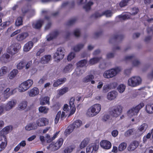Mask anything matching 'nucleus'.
<instances>
[{"instance_id": "obj_27", "label": "nucleus", "mask_w": 153, "mask_h": 153, "mask_svg": "<svg viewBox=\"0 0 153 153\" xmlns=\"http://www.w3.org/2000/svg\"><path fill=\"white\" fill-rule=\"evenodd\" d=\"M37 128V126L35 123H30L27 124L25 127V129L28 131L35 130Z\"/></svg>"}, {"instance_id": "obj_3", "label": "nucleus", "mask_w": 153, "mask_h": 153, "mask_svg": "<svg viewBox=\"0 0 153 153\" xmlns=\"http://www.w3.org/2000/svg\"><path fill=\"white\" fill-rule=\"evenodd\" d=\"M33 83L32 79H28L20 84L19 86L18 90L20 92H23L27 90L31 87Z\"/></svg>"}, {"instance_id": "obj_57", "label": "nucleus", "mask_w": 153, "mask_h": 153, "mask_svg": "<svg viewBox=\"0 0 153 153\" xmlns=\"http://www.w3.org/2000/svg\"><path fill=\"white\" fill-rule=\"evenodd\" d=\"M135 56L134 54L128 55L125 56L124 59L126 61H128L134 58Z\"/></svg>"}, {"instance_id": "obj_44", "label": "nucleus", "mask_w": 153, "mask_h": 153, "mask_svg": "<svg viewBox=\"0 0 153 153\" xmlns=\"http://www.w3.org/2000/svg\"><path fill=\"white\" fill-rule=\"evenodd\" d=\"M68 91V87H64L58 91V94L60 95H62Z\"/></svg>"}, {"instance_id": "obj_43", "label": "nucleus", "mask_w": 153, "mask_h": 153, "mask_svg": "<svg viewBox=\"0 0 153 153\" xmlns=\"http://www.w3.org/2000/svg\"><path fill=\"white\" fill-rule=\"evenodd\" d=\"M82 124L81 121L79 120L75 121L72 125L74 128L80 127Z\"/></svg>"}, {"instance_id": "obj_48", "label": "nucleus", "mask_w": 153, "mask_h": 153, "mask_svg": "<svg viewBox=\"0 0 153 153\" xmlns=\"http://www.w3.org/2000/svg\"><path fill=\"white\" fill-rule=\"evenodd\" d=\"M108 66V65L106 62L103 61L102 62H101L99 65L100 68L101 69H105Z\"/></svg>"}, {"instance_id": "obj_42", "label": "nucleus", "mask_w": 153, "mask_h": 153, "mask_svg": "<svg viewBox=\"0 0 153 153\" xmlns=\"http://www.w3.org/2000/svg\"><path fill=\"white\" fill-rule=\"evenodd\" d=\"M27 106V102L26 101L22 102L19 105V107L20 109L23 110L25 109Z\"/></svg>"}, {"instance_id": "obj_4", "label": "nucleus", "mask_w": 153, "mask_h": 153, "mask_svg": "<svg viewBox=\"0 0 153 153\" xmlns=\"http://www.w3.org/2000/svg\"><path fill=\"white\" fill-rule=\"evenodd\" d=\"M144 106V103L142 102L140 103L135 107L131 108L128 111L127 114L128 116L129 117H131L137 115V114L140 110Z\"/></svg>"}, {"instance_id": "obj_31", "label": "nucleus", "mask_w": 153, "mask_h": 153, "mask_svg": "<svg viewBox=\"0 0 153 153\" xmlns=\"http://www.w3.org/2000/svg\"><path fill=\"white\" fill-rule=\"evenodd\" d=\"M8 71V68L7 67L4 66L0 68V78L2 77L6 74Z\"/></svg>"}, {"instance_id": "obj_37", "label": "nucleus", "mask_w": 153, "mask_h": 153, "mask_svg": "<svg viewBox=\"0 0 153 153\" xmlns=\"http://www.w3.org/2000/svg\"><path fill=\"white\" fill-rule=\"evenodd\" d=\"M50 98L48 97H45L42 98L40 101V104L41 105H44L45 104H49Z\"/></svg>"}, {"instance_id": "obj_49", "label": "nucleus", "mask_w": 153, "mask_h": 153, "mask_svg": "<svg viewBox=\"0 0 153 153\" xmlns=\"http://www.w3.org/2000/svg\"><path fill=\"white\" fill-rule=\"evenodd\" d=\"M50 17L47 16H46L45 17V19L47 21H48V23L46 24L45 27V29L47 30L48 29L51 27V22L49 21L50 20Z\"/></svg>"}, {"instance_id": "obj_53", "label": "nucleus", "mask_w": 153, "mask_h": 153, "mask_svg": "<svg viewBox=\"0 0 153 153\" xmlns=\"http://www.w3.org/2000/svg\"><path fill=\"white\" fill-rule=\"evenodd\" d=\"M84 72V71L80 68H76L75 70L74 73L77 76H80Z\"/></svg>"}, {"instance_id": "obj_55", "label": "nucleus", "mask_w": 153, "mask_h": 153, "mask_svg": "<svg viewBox=\"0 0 153 153\" xmlns=\"http://www.w3.org/2000/svg\"><path fill=\"white\" fill-rule=\"evenodd\" d=\"M76 21V19H72L68 21L66 23L67 26H71L75 23Z\"/></svg>"}, {"instance_id": "obj_45", "label": "nucleus", "mask_w": 153, "mask_h": 153, "mask_svg": "<svg viewBox=\"0 0 153 153\" xmlns=\"http://www.w3.org/2000/svg\"><path fill=\"white\" fill-rule=\"evenodd\" d=\"M127 144L126 143L123 142L120 144L118 147V150L120 151H122L124 150L126 148Z\"/></svg>"}, {"instance_id": "obj_32", "label": "nucleus", "mask_w": 153, "mask_h": 153, "mask_svg": "<svg viewBox=\"0 0 153 153\" xmlns=\"http://www.w3.org/2000/svg\"><path fill=\"white\" fill-rule=\"evenodd\" d=\"M145 110L147 113H153V103L151 104H148L145 106Z\"/></svg>"}, {"instance_id": "obj_18", "label": "nucleus", "mask_w": 153, "mask_h": 153, "mask_svg": "<svg viewBox=\"0 0 153 153\" xmlns=\"http://www.w3.org/2000/svg\"><path fill=\"white\" fill-rule=\"evenodd\" d=\"M74 68L73 65L71 64H68L65 66L63 68L62 72L64 74L70 72Z\"/></svg>"}, {"instance_id": "obj_6", "label": "nucleus", "mask_w": 153, "mask_h": 153, "mask_svg": "<svg viewBox=\"0 0 153 153\" xmlns=\"http://www.w3.org/2000/svg\"><path fill=\"white\" fill-rule=\"evenodd\" d=\"M63 139L60 138L55 143L50 144L47 146V148L52 151L56 150L60 148L63 144Z\"/></svg>"}, {"instance_id": "obj_13", "label": "nucleus", "mask_w": 153, "mask_h": 153, "mask_svg": "<svg viewBox=\"0 0 153 153\" xmlns=\"http://www.w3.org/2000/svg\"><path fill=\"white\" fill-rule=\"evenodd\" d=\"M16 103V100H14L8 101L4 106V110L7 111H10L15 106Z\"/></svg>"}, {"instance_id": "obj_8", "label": "nucleus", "mask_w": 153, "mask_h": 153, "mask_svg": "<svg viewBox=\"0 0 153 153\" xmlns=\"http://www.w3.org/2000/svg\"><path fill=\"white\" fill-rule=\"evenodd\" d=\"M122 112V107L120 105H118L113 107L110 114L112 116L116 117L120 115Z\"/></svg>"}, {"instance_id": "obj_34", "label": "nucleus", "mask_w": 153, "mask_h": 153, "mask_svg": "<svg viewBox=\"0 0 153 153\" xmlns=\"http://www.w3.org/2000/svg\"><path fill=\"white\" fill-rule=\"evenodd\" d=\"M94 3L91 0L85 4L83 7L84 9L86 11L89 10L91 9V6L93 5Z\"/></svg>"}, {"instance_id": "obj_2", "label": "nucleus", "mask_w": 153, "mask_h": 153, "mask_svg": "<svg viewBox=\"0 0 153 153\" xmlns=\"http://www.w3.org/2000/svg\"><path fill=\"white\" fill-rule=\"evenodd\" d=\"M142 81V79L140 76H133L128 79L127 84L131 87H135L141 84Z\"/></svg>"}, {"instance_id": "obj_23", "label": "nucleus", "mask_w": 153, "mask_h": 153, "mask_svg": "<svg viewBox=\"0 0 153 153\" xmlns=\"http://www.w3.org/2000/svg\"><path fill=\"white\" fill-rule=\"evenodd\" d=\"M85 45L84 43H78L73 47V49L75 52H79L83 48Z\"/></svg>"}, {"instance_id": "obj_26", "label": "nucleus", "mask_w": 153, "mask_h": 153, "mask_svg": "<svg viewBox=\"0 0 153 153\" xmlns=\"http://www.w3.org/2000/svg\"><path fill=\"white\" fill-rule=\"evenodd\" d=\"M11 127L10 126H7L4 128L0 131V137L4 136L6 138L5 135L8 133Z\"/></svg>"}, {"instance_id": "obj_50", "label": "nucleus", "mask_w": 153, "mask_h": 153, "mask_svg": "<svg viewBox=\"0 0 153 153\" xmlns=\"http://www.w3.org/2000/svg\"><path fill=\"white\" fill-rule=\"evenodd\" d=\"M141 64L140 61L137 59H135L132 62V65L134 67H137Z\"/></svg>"}, {"instance_id": "obj_17", "label": "nucleus", "mask_w": 153, "mask_h": 153, "mask_svg": "<svg viewBox=\"0 0 153 153\" xmlns=\"http://www.w3.org/2000/svg\"><path fill=\"white\" fill-rule=\"evenodd\" d=\"M28 94L30 97H34L38 95L39 93V90L37 87H34L28 91Z\"/></svg>"}, {"instance_id": "obj_54", "label": "nucleus", "mask_w": 153, "mask_h": 153, "mask_svg": "<svg viewBox=\"0 0 153 153\" xmlns=\"http://www.w3.org/2000/svg\"><path fill=\"white\" fill-rule=\"evenodd\" d=\"M75 53L73 52L70 53L68 55L67 57L68 60L69 61H71L75 56Z\"/></svg>"}, {"instance_id": "obj_5", "label": "nucleus", "mask_w": 153, "mask_h": 153, "mask_svg": "<svg viewBox=\"0 0 153 153\" xmlns=\"http://www.w3.org/2000/svg\"><path fill=\"white\" fill-rule=\"evenodd\" d=\"M64 56V49L63 48L60 47L57 49L54 54L53 58L55 61L58 62L62 59Z\"/></svg>"}, {"instance_id": "obj_36", "label": "nucleus", "mask_w": 153, "mask_h": 153, "mask_svg": "<svg viewBox=\"0 0 153 153\" xmlns=\"http://www.w3.org/2000/svg\"><path fill=\"white\" fill-rule=\"evenodd\" d=\"M18 73V70L16 69H14L10 72L9 74V78L10 79H13L16 75Z\"/></svg>"}, {"instance_id": "obj_58", "label": "nucleus", "mask_w": 153, "mask_h": 153, "mask_svg": "<svg viewBox=\"0 0 153 153\" xmlns=\"http://www.w3.org/2000/svg\"><path fill=\"white\" fill-rule=\"evenodd\" d=\"M111 89L109 85L106 84L104 85L103 88V91L104 92H106Z\"/></svg>"}, {"instance_id": "obj_10", "label": "nucleus", "mask_w": 153, "mask_h": 153, "mask_svg": "<svg viewBox=\"0 0 153 153\" xmlns=\"http://www.w3.org/2000/svg\"><path fill=\"white\" fill-rule=\"evenodd\" d=\"M99 145L95 143H92L89 145L86 149V153H95L98 150Z\"/></svg>"}, {"instance_id": "obj_56", "label": "nucleus", "mask_w": 153, "mask_h": 153, "mask_svg": "<svg viewBox=\"0 0 153 153\" xmlns=\"http://www.w3.org/2000/svg\"><path fill=\"white\" fill-rule=\"evenodd\" d=\"M88 143V141L86 140H83L80 145V148L82 149L85 147Z\"/></svg>"}, {"instance_id": "obj_46", "label": "nucleus", "mask_w": 153, "mask_h": 153, "mask_svg": "<svg viewBox=\"0 0 153 153\" xmlns=\"http://www.w3.org/2000/svg\"><path fill=\"white\" fill-rule=\"evenodd\" d=\"M15 24L16 26H19L22 25V19L21 17H19L17 18L16 20Z\"/></svg>"}, {"instance_id": "obj_59", "label": "nucleus", "mask_w": 153, "mask_h": 153, "mask_svg": "<svg viewBox=\"0 0 153 153\" xmlns=\"http://www.w3.org/2000/svg\"><path fill=\"white\" fill-rule=\"evenodd\" d=\"M16 89L15 88L10 92L9 93L7 94V97H5V100L7 99L11 95L15 93L16 92Z\"/></svg>"}, {"instance_id": "obj_47", "label": "nucleus", "mask_w": 153, "mask_h": 153, "mask_svg": "<svg viewBox=\"0 0 153 153\" xmlns=\"http://www.w3.org/2000/svg\"><path fill=\"white\" fill-rule=\"evenodd\" d=\"M75 148V147L73 146H71L66 147L64 150V153H70Z\"/></svg>"}, {"instance_id": "obj_38", "label": "nucleus", "mask_w": 153, "mask_h": 153, "mask_svg": "<svg viewBox=\"0 0 153 153\" xmlns=\"http://www.w3.org/2000/svg\"><path fill=\"white\" fill-rule=\"evenodd\" d=\"M94 79V76L93 75L90 74L85 77L83 79V81L84 82L87 83L90 82Z\"/></svg>"}, {"instance_id": "obj_51", "label": "nucleus", "mask_w": 153, "mask_h": 153, "mask_svg": "<svg viewBox=\"0 0 153 153\" xmlns=\"http://www.w3.org/2000/svg\"><path fill=\"white\" fill-rule=\"evenodd\" d=\"M126 86L123 84H121L119 85L117 88L118 91L120 93H123L125 90Z\"/></svg>"}, {"instance_id": "obj_30", "label": "nucleus", "mask_w": 153, "mask_h": 153, "mask_svg": "<svg viewBox=\"0 0 153 153\" xmlns=\"http://www.w3.org/2000/svg\"><path fill=\"white\" fill-rule=\"evenodd\" d=\"M51 59V56L49 55H45L41 58V62L43 64H46L48 63Z\"/></svg>"}, {"instance_id": "obj_33", "label": "nucleus", "mask_w": 153, "mask_h": 153, "mask_svg": "<svg viewBox=\"0 0 153 153\" xmlns=\"http://www.w3.org/2000/svg\"><path fill=\"white\" fill-rule=\"evenodd\" d=\"M86 114L89 117H93L97 115L91 106L87 110Z\"/></svg>"}, {"instance_id": "obj_22", "label": "nucleus", "mask_w": 153, "mask_h": 153, "mask_svg": "<svg viewBox=\"0 0 153 153\" xmlns=\"http://www.w3.org/2000/svg\"><path fill=\"white\" fill-rule=\"evenodd\" d=\"M101 56L95 57L91 59L88 61V64L90 65H93L98 63L102 59Z\"/></svg>"}, {"instance_id": "obj_39", "label": "nucleus", "mask_w": 153, "mask_h": 153, "mask_svg": "<svg viewBox=\"0 0 153 153\" xmlns=\"http://www.w3.org/2000/svg\"><path fill=\"white\" fill-rule=\"evenodd\" d=\"M87 63V61L85 59L81 60L76 63L77 67H82L85 66Z\"/></svg>"}, {"instance_id": "obj_29", "label": "nucleus", "mask_w": 153, "mask_h": 153, "mask_svg": "<svg viewBox=\"0 0 153 153\" xmlns=\"http://www.w3.org/2000/svg\"><path fill=\"white\" fill-rule=\"evenodd\" d=\"M94 111L96 115L100 111L101 109V106L100 104H96L92 106Z\"/></svg>"}, {"instance_id": "obj_24", "label": "nucleus", "mask_w": 153, "mask_h": 153, "mask_svg": "<svg viewBox=\"0 0 153 153\" xmlns=\"http://www.w3.org/2000/svg\"><path fill=\"white\" fill-rule=\"evenodd\" d=\"M44 22V20L43 19L38 20L33 23V27L36 29H39L41 27Z\"/></svg>"}, {"instance_id": "obj_20", "label": "nucleus", "mask_w": 153, "mask_h": 153, "mask_svg": "<svg viewBox=\"0 0 153 153\" xmlns=\"http://www.w3.org/2000/svg\"><path fill=\"white\" fill-rule=\"evenodd\" d=\"M118 93L115 91H113L108 92L107 94V98L109 100H112L117 97Z\"/></svg>"}, {"instance_id": "obj_14", "label": "nucleus", "mask_w": 153, "mask_h": 153, "mask_svg": "<svg viewBox=\"0 0 153 153\" xmlns=\"http://www.w3.org/2000/svg\"><path fill=\"white\" fill-rule=\"evenodd\" d=\"M49 123L48 120L44 117L38 119L36 122V125L38 126H42L47 125Z\"/></svg>"}, {"instance_id": "obj_25", "label": "nucleus", "mask_w": 153, "mask_h": 153, "mask_svg": "<svg viewBox=\"0 0 153 153\" xmlns=\"http://www.w3.org/2000/svg\"><path fill=\"white\" fill-rule=\"evenodd\" d=\"M66 81V79L65 77L59 79L54 82L53 86L54 87H57L59 85L64 83Z\"/></svg>"}, {"instance_id": "obj_52", "label": "nucleus", "mask_w": 153, "mask_h": 153, "mask_svg": "<svg viewBox=\"0 0 153 153\" xmlns=\"http://www.w3.org/2000/svg\"><path fill=\"white\" fill-rule=\"evenodd\" d=\"M39 111L44 114L47 113L48 111V109L45 107L41 106L39 108Z\"/></svg>"}, {"instance_id": "obj_1", "label": "nucleus", "mask_w": 153, "mask_h": 153, "mask_svg": "<svg viewBox=\"0 0 153 153\" xmlns=\"http://www.w3.org/2000/svg\"><path fill=\"white\" fill-rule=\"evenodd\" d=\"M121 71L120 67H116L105 71L103 73V76L105 78H113L116 76Z\"/></svg>"}, {"instance_id": "obj_7", "label": "nucleus", "mask_w": 153, "mask_h": 153, "mask_svg": "<svg viewBox=\"0 0 153 153\" xmlns=\"http://www.w3.org/2000/svg\"><path fill=\"white\" fill-rule=\"evenodd\" d=\"M31 65V61L26 62L25 60H22L17 64L16 67L18 70H22L24 68L27 70L30 67Z\"/></svg>"}, {"instance_id": "obj_12", "label": "nucleus", "mask_w": 153, "mask_h": 153, "mask_svg": "<svg viewBox=\"0 0 153 153\" xmlns=\"http://www.w3.org/2000/svg\"><path fill=\"white\" fill-rule=\"evenodd\" d=\"M58 133L59 132H56L52 138H51L50 135L48 134L46 135L45 137L41 136L40 137V140L42 142H44L45 140H46L47 143H50L56 137Z\"/></svg>"}, {"instance_id": "obj_11", "label": "nucleus", "mask_w": 153, "mask_h": 153, "mask_svg": "<svg viewBox=\"0 0 153 153\" xmlns=\"http://www.w3.org/2000/svg\"><path fill=\"white\" fill-rule=\"evenodd\" d=\"M17 46H18L19 48V47L20 45L19 44L11 45L8 48L7 52L12 55H14L18 52V49L17 48Z\"/></svg>"}, {"instance_id": "obj_21", "label": "nucleus", "mask_w": 153, "mask_h": 153, "mask_svg": "<svg viewBox=\"0 0 153 153\" xmlns=\"http://www.w3.org/2000/svg\"><path fill=\"white\" fill-rule=\"evenodd\" d=\"M139 143L136 141H134L131 143L127 148L128 151H132L134 150L138 146Z\"/></svg>"}, {"instance_id": "obj_62", "label": "nucleus", "mask_w": 153, "mask_h": 153, "mask_svg": "<svg viewBox=\"0 0 153 153\" xmlns=\"http://www.w3.org/2000/svg\"><path fill=\"white\" fill-rule=\"evenodd\" d=\"M61 114V111H59L58 112L57 115H56V118L55 119V123L57 124L59 120L60 116Z\"/></svg>"}, {"instance_id": "obj_35", "label": "nucleus", "mask_w": 153, "mask_h": 153, "mask_svg": "<svg viewBox=\"0 0 153 153\" xmlns=\"http://www.w3.org/2000/svg\"><path fill=\"white\" fill-rule=\"evenodd\" d=\"M10 55L7 53L3 54L0 57L1 61L4 62H6L9 61L10 58Z\"/></svg>"}, {"instance_id": "obj_64", "label": "nucleus", "mask_w": 153, "mask_h": 153, "mask_svg": "<svg viewBox=\"0 0 153 153\" xmlns=\"http://www.w3.org/2000/svg\"><path fill=\"white\" fill-rule=\"evenodd\" d=\"M110 118V116L109 115L105 114L104 116L102 118V120L103 122L107 121Z\"/></svg>"}, {"instance_id": "obj_19", "label": "nucleus", "mask_w": 153, "mask_h": 153, "mask_svg": "<svg viewBox=\"0 0 153 153\" xmlns=\"http://www.w3.org/2000/svg\"><path fill=\"white\" fill-rule=\"evenodd\" d=\"M29 36V34L27 32H23L18 34L16 37V39L19 42L22 41Z\"/></svg>"}, {"instance_id": "obj_61", "label": "nucleus", "mask_w": 153, "mask_h": 153, "mask_svg": "<svg viewBox=\"0 0 153 153\" xmlns=\"http://www.w3.org/2000/svg\"><path fill=\"white\" fill-rule=\"evenodd\" d=\"M102 14L103 15H105L106 17H110L112 16V13L110 10H107L103 13Z\"/></svg>"}, {"instance_id": "obj_63", "label": "nucleus", "mask_w": 153, "mask_h": 153, "mask_svg": "<svg viewBox=\"0 0 153 153\" xmlns=\"http://www.w3.org/2000/svg\"><path fill=\"white\" fill-rule=\"evenodd\" d=\"M47 78L45 76H43L38 82V83L39 85H41L44 83L45 81L47 80Z\"/></svg>"}, {"instance_id": "obj_9", "label": "nucleus", "mask_w": 153, "mask_h": 153, "mask_svg": "<svg viewBox=\"0 0 153 153\" xmlns=\"http://www.w3.org/2000/svg\"><path fill=\"white\" fill-rule=\"evenodd\" d=\"M148 127L147 124L143 123L139 127L137 130L136 131L135 135L137 136H139L141 135L146 131Z\"/></svg>"}, {"instance_id": "obj_28", "label": "nucleus", "mask_w": 153, "mask_h": 153, "mask_svg": "<svg viewBox=\"0 0 153 153\" xmlns=\"http://www.w3.org/2000/svg\"><path fill=\"white\" fill-rule=\"evenodd\" d=\"M33 45V43L31 41H29L24 46V51L26 52L29 51L32 48Z\"/></svg>"}, {"instance_id": "obj_41", "label": "nucleus", "mask_w": 153, "mask_h": 153, "mask_svg": "<svg viewBox=\"0 0 153 153\" xmlns=\"http://www.w3.org/2000/svg\"><path fill=\"white\" fill-rule=\"evenodd\" d=\"M136 131L135 129L133 128L129 129L125 133L124 135L126 137H129L132 134H135Z\"/></svg>"}, {"instance_id": "obj_40", "label": "nucleus", "mask_w": 153, "mask_h": 153, "mask_svg": "<svg viewBox=\"0 0 153 153\" xmlns=\"http://www.w3.org/2000/svg\"><path fill=\"white\" fill-rule=\"evenodd\" d=\"M75 128L72 125H69L65 130V133L66 135L69 134L71 133Z\"/></svg>"}, {"instance_id": "obj_60", "label": "nucleus", "mask_w": 153, "mask_h": 153, "mask_svg": "<svg viewBox=\"0 0 153 153\" xmlns=\"http://www.w3.org/2000/svg\"><path fill=\"white\" fill-rule=\"evenodd\" d=\"M80 31L79 29H75L74 31V36L76 37H79L80 35Z\"/></svg>"}, {"instance_id": "obj_15", "label": "nucleus", "mask_w": 153, "mask_h": 153, "mask_svg": "<svg viewBox=\"0 0 153 153\" xmlns=\"http://www.w3.org/2000/svg\"><path fill=\"white\" fill-rule=\"evenodd\" d=\"M100 146L102 148L108 149L111 148V143L107 140H103L101 141L100 143Z\"/></svg>"}, {"instance_id": "obj_16", "label": "nucleus", "mask_w": 153, "mask_h": 153, "mask_svg": "<svg viewBox=\"0 0 153 153\" xmlns=\"http://www.w3.org/2000/svg\"><path fill=\"white\" fill-rule=\"evenodd\" d=\"M7 144V140L4 137H0V152L6 147Z\"/></svg>"}]
</instances>
